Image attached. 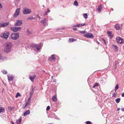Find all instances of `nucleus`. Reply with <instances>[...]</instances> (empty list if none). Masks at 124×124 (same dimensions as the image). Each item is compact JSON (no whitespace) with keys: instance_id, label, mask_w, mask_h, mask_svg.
<instances>
[{"instance_id":"f257e3e1","label":"nucleus","mask_w":124,"mask_h":124,"mask_svg":"<svg viewBox=\"0 0 124 124\" xmlns=\"http://www.w3.org/2000/svg\"><path fill=\"white\" fill-rule=\"evenodd\" d=\"M12 46V45L11 43H6L5 45V47L3 49L4 52L6 53L9 52L11 50Z\"/></svg>"},{"instance_id":"f03ea898","label":"nucleus","mask_w":124,"mask_h":124,"mask_svg":"<svg viewBox=\"0 0 124 124\" xmlns=\"http://www.w3.org/2000/svg\"><path fill=\"white\" fill-rule=\"evenodd\" d=\"M32 47L36 52H38L41 47L40 44H34L31 46Z\"/></svg>"},{"instance_id":"7ed1b4c3","label":"nucleus","mask_w":124,"mask_h":124,"mask_svg":"<svg viewBox=\"0 0 124 124\" xmlns=\"http://www.w3.org/2000/svg\"><path fill=\"white\" fill-rule=\"evenodd\" d=\"M9 34V31H6L1 34L0 36L1 37L6 39H7L8 37Z\"/></svg>"},{"instance_id":"20e7f679","label":"nucleus","mask_w":124,"mask_h":124,"mask_svg":"<svg viewBox=\"0 0 124 124\" xmlns=\"http://www.w3.org/2000/svg\"><path fill=\"white\" fill-rule=\"evenodd\" d=\"M19 33H13L11 35V39H12L16 40L19 37Z\"/></svg>"},{"instance_id":"39448f33","label":"nucleus","mask_w":124,"mask_h":124,"mask_svg":"<svg viewBox=\"0 0 124 124\" xmlns=\"http://www.w3.org/2000/svg\"><path fill=\"white\" fill-rule=\"evenodd\" d=\"M31 12V9H29L26 7H25L23 8V13L24 14H26L30 13Z\"/></svg>"},{"instance_id":"423d86ee","label":"nucleus","mask_w":124,"mask_h":124,"mask_svg":"<svg viewBox=\"0 0 124 124\" xmlns=\"http://www.w3.org/2000/svg\"><path fill=\"white\" fill-rule=\"evenodd\" d=\"M116 42L118 44H123L124 43L123 39L120 37H117L116 39Z\"/></svg>"},{"instance_id":"0eeeda50","label":"nucleus","mask_w":124,"mask_h":124,"mask_svg":"<svg viewBox=\"0 0 124 124\" xmlns=\"http://www.w3.org/2000/svg\"><path fill=\"white\" fill-rule=\"evenodd\" d=\"M21 29L22 28L20 27H12L10 28V29L14 32H17Z\"/></svg>"},{"instance_id":"6e6552de","label":"nucleus","mask_w":124,"mask_h":124,"mask_svg":"<svg viewBox=\"0 0 124 124\" xmlns=\"http://www.w3.org/2000/svg\"><path fill=\"white\" fill-rule=\"evenodd\" d=\"M84 36L87 38L91 39L93 38V35L92 33H88L85 34L84 35Z\"/></svg>"},{"instance_id":"1a4fd4ad","label":"nucleus","mask_w":124,"mask_h":124,"mask_svg":"<svg viewBox=\"0 0 124 124\" xmlns=\"http://www.w3.org/2000/svg\"><path fill=\"white\" fill-rule=\"evenodd\" d=\"M20 8H18L16 9V12L14 15V16L15 17H17L19 15L20 12Z\"/></svg>"},{"instance_id":"9d476101","label":"nucleus","mask_w":124,"mask_h":124,"mask_svg":"<svg viewBox=\"0 0 124 124\" xmlns=\"http://www.w3.org/2000/svg\"><path fill=\"white\" fill-rule=\"evenodd\" d=\"M47 22V19L46 18H45L41 21V22L42 24L44 26H45L48 25Z\"/></svg>"},{"instance_id":"9b49d317","label":"nucleus","mask_w":124,"mask_h":124,"mask_svg":"<svg viewBox=\"0 0 124 124\" xmlns=\"http://www.w3.org/2000/svg\"><path fill=\"white\" fill-rule=\"evenodd\" d=\"M22 23V21L21 20H17L15 25V26H20Z\"/></svg>"},{"instance_id":"f8f14e48","label":"nucleus","mask_w":124,"mask_h":124,"mask_svg":"<svg viewBox=\"0 0 124 124\" xmlns=\"http://www.w3.org/2000/svg\"><path fill=\"white\" fill-rule=\"evenodd\" d=\"M56 58L54 55H52L51 57L49 58L48 60L49 61L52 62L55 61Z\"/></svg>"},{"instance_id":"ddd939ff","label":"nucleus","mask_w":124,"mask_h":124,"mask_svg":"<svg viewBox=\"0 0 124 124\" xmlns=\"http://www.w3.org/2000/svg\"><path fill=\"white\" fill-rule=\"evenodd\" d=\"M7 59V57H6L3 56L0 53V61H2L5 60Z\"/></svg>"},{"instance_id":"4468645a","label":"nucleus","mask_w":124,"mask_h":124,"mask_svg":"<svg viewBox=\"0 0 124 124\" xmlns=\"http://www.w3.org/2000/svg\"><path fill=\"white\" fill-rule=\"evenodd\" d=\"M86 25V24L85 23H84L83 24H79L77 25H72V27H80L85 26V25Z\"/></svg>"},{"instance_id":"2eb2a0df","label":"nucleus","mask_w":124,"mask_h":124,"mask_svg":"<svg viewBox=\"0 0 124 124\" xmlns=\"http://www.w3.org/2000/svg\"><path fill=\"white\" fill-rule=\"evenodd\" d=\"M8 24V23H0V27H4L7 26Z\"/></svg>"},{"instance_id":"dca6fc26","label":"nucleus","mask_w":124,"mask_h":124,"mask_svg":"<svg viewBox=\"0 0 124 124\" xmlns=\"http://www.w3.org/2000/svg\"><path fill=\"white\" fill-rule=\"evenodd\" d=\"M7 76L8 80L11 81L13 80L14 77L12 75H8Z\"/></svg>"},{"instance_id":"f3484780","label":"nucleus","mask_w":124,"mask_h":124,"mask_svg":"<svg viewBox=\"0 0 124 124\" xmlns=\"http://www.w3.org/2000/svg\"><path fill=\"white\" fill-rule=\"evenodd\" d=\"M102 8V5H100L99 6H98V8H97L98 12V13H100L101 11Z\"/></svg>"},{"instance_id":"a211bd4d","label":"nucleus","mask_w":124,"mask_h":124,"mask_svg":"<svg viewBox=\"0 0 124 124\" xmlns=\"http://www.w3.org/2000/svg\"><path fill=\"white\" fill-rule=\"evenodd\" d=\"M36 77V76L35 75H33L30 76V79L31 80L32 82H33L34 81V79Z\"/></svg>"},{"instance_id":"6ab92c4d","label":"nucleus","mask_w":124,"mask_h":124,"mask_svg":"<svg viewBox=\"0 0 124 124\" xmlns=\"http://www.w3.org/2000/svg\"><path fill=\"white\" fill-rule=\"evenodd\" d=\"M30 113V111L29 110H27L23 114V115L25 116L26 115H29Z\"/></svg>"},{"instance_id":"aec40b11","label":"nucleus","mask_w":124,"mask_h":124,"mask_svg":"<svg viewBox=\"0 0 124 124\" xmlns=\"http://www.w3.org/2000/svg\"><path fill=\"white\" fill-rule=\"evenodd\" d=\"M115 27L117 30H119L120 29V26L119 25L117 24H116L115 25Z\"/></svg>"},{"instance_id":"412c9836","label":"nucleus","mask_w":124,"mask_h":124,"mask_svg":"<svg viewBox=\"0 0 124 124\" xmlns=\"http://www.w3.org/2000/svg\"><path fill=\"white\" fill-rule=\"evenodd\" d=\"M112 47L114 50L115 51H117L118 50V47L114 45H112Z\"/></svg>"},{"instance_id":"4be33fe9","label":"nucleus","mask_w":124,"mask_h":124,"mask_svg":"<svg viewBox=\"0 0 124 124\" xmlns=\"http://www.w3.org/2000/svg\"><path fill=\"white\" fill-rule=\"evenodd\" d=\"M52 100L54 102H56L57 101L56 96V95H55L52 97Z\"/></svg>"},{"instance_id":"5701e85b","label":"nucleus","mask_w":124,"mask_h":124,"mask_svg":"<svg viewBox=\"0 0 124 124\" xmlns=\"http://www.w3.org/2000/svg\"><path fill=\"white\" fill-rule=\"evenodd\" d=\"M22 121V118L20 117L16 121V123L17 124H20Z\"/></svg>"},{"instance_id":"b1692460","label":"nucleus","mask_w":124,"mask_h":124,"mask_svg":"<svg viewBox=\"0 0 124 124\" xmlns=\"http://www.w3.org/2000/svg\"><path fill=\"white\" fill-rule=\"evenodd\" d=\"M5 111V109L4 108L0 107V113L4 112Z\"/></svg>"},{"instance_id":"393cba45","label":"nucleus","mask_w":124,"mask_h":124,"mask_svg":"<svg viewBox=\"0 0 124 124\" xmlns=\"http://www.w3.org/2000/svg\"><path fill=\"white\" fill-rule=\"evenodd\" d=\"M107 33L108 35L109 36H110L111 38H112L113 37V35L111 32L108 31Z\"/></svg>"},{"instance_id":"a878e982","label":"nucleus","mask_w":124,"mask_h":124,"mask_svg":"<svg viewBox=\"0 0 124 124\" xmlns=\"http://www.w3.org/2000/svg\"><path fill=\"white\" fill-rule=\"evenodd\" d=\"M69 41L70 42H73L75 41V39L73 38H70L69 40Z\"/></svg>"},{"instance_id":"bb28decb","label":"nucleus","mask_w":124,"mask_h":124,"mask_svg":"<svg viewBox=\"0 0 124 124\" xmlns=\"http://www.w3.org/2000/svg\"><path fill=\"white\" fill-rule=\"evenodd\" d=\"M120 100V98H117L115 100V101L116 103H119Z\"/></svg>"},{"instance_id":"cd10ccee","label":"nucleus","mask_w":124,"mask_h":124,"mask_svg":"<svg viewBox=\"0 0 124 124\" xmlns=\"http://www.w3.org/2000/svg\"><path fill=\"white\" fill-rule=\"evenodd\" d=\"M73 4L75 6H78V3L76 0L75 1L74 3Z\"/></svg>"},{"instance_id":"c85d7f7f","label":"nucleus","mask_w":124,"mask_h":124,"mask_svg":"<svg viewBox=\"0 0 124 124\" xmlns=\"http://www.w3.org/2000/svg\"><path fill=\"white\" fill-rule=\"evenodd\" d=\"M83 16L85 19H87V14L85 13L83 14Z\"/></svg>"},{"instance_id":"c756f323","label":"nucleus","mask_w":124,"mask_h":124,"mask_svg":"<svg viewBox=\"0 0 124 124\" xmlns=\"http://www.w3.org/2000/svg\"><path fill=\"white\" fill-rule=\"evenodd\" d=\"M21 96L20 94V93H18V92L17 93L16 96V98H17L18 96Z\"/></svg>"},{"instance_id":"7c9ffc66","label":"nucleus","mask_w":124,"mask_h":124,"mask_svg":"<svg viewBox=\"0 0 124 124\" xmlns=\"http://www.w3.org/2000/svg\"><path fill=\"white\" fill-rule=\"evenodd\" d=\"M118 87H118V85L117 84L116 85V86L115 87V92H116V90L118 89Z\"/></svg>"},{"instance_id":"2f4dec72","label":"nucleus","mask_w":124,"mask_h":124,"mask_svg":"<svg viewBox=\"0 0 124 124\" xmlns=\"http://www.w3.org/2000/svg\"><path fill=\"white\" fill-rule=\"evenodd\" d=\"M34 92V91H32L30 93V97H31V96L32 94H33V93Z\"/></svg>"},{"instance_id":"473e14b6","label":"nucleus","mask_w":124,"mask_h":124,"mask_svg":"<svg viewBox=\"0 0 124 124\" xmlns=\"http://www.w3.org/2000/svg\"><path fill=\"white\" fill-rule=\"evenodd\" d=\"M26 33H27L29 34H31V33L30 31L28 29L27 30Z\"/></svg>"},{"instance_id":"72a5a7b5","label":"nucleus","mask_w":124,"mask_h":124,"mask_svg":"<svg viewBox=\"0 0 124 124\" xmlns=\"http://www.w3.org/2000/svg\"><path fill=\"white\" fill-rule=\"evenodd\" d=\"M8 108L9 110H11L13 109V107H8Z\"/></svg>"},{"instance_id":"f704fd0d","label":"nucleus","mask_w":124,"mask_h":124,"mask_svg":"<svg viewBox=\"0 0 124 124\" xmlns=\"http://www.w3.org/2000/svg\"><path fill=\"white\" fill-rule=\"evenodd\" d=\"M50 12V10L48 8L47 9V11H46V15H47L48 13H49Z\"/></svg>"},{"instance_id":"c9c22d12","label":"nucleus","mask_w":124,"mask_h":124,"mask_svg":"<svg viewBox=\"0 0 124 124\" xmlns=\"http://www.w3.org/2000/svg\"><path fill=\"white\" fill-rule=\"evenodd\" d=\"M86 124H91V122L90 121H87L86 122Z\"/></svg>"},{"instance_id":"e433bc0d","label":"nucleus","mask_w":124,"mask_h":124,"mask_svg":"<svg viewBox=\"0 0 124 124\" xmlns=\"http://www.w3.org/2000/svg\"><path fill=\"white\" fill-rule=\"evenodd\" d=\"M79 32L82 34H84L86 32V31H79Z\"/></svg>"},{"instance_id":"4c0bfd02","label":"nucleus","mask_w":124,"mask_h":124,"mask_svg":"<svg viewBox=\"0 0 124 124\" xmlns=\"http://www.w3.org/2000/svg\"><path fill=\"white\" fill-rule=\"evenodd\" d=\"M3 74H7V72L6 71L4 70L3 71Z\"/></svg>"},{"instance_id":"58836bf2","label":"nucleus","mask_w":124,"mask_h":124,"mask_svg":"<svg viewBox=\"0 0 124 124\" xmlns=\"http://www.w3.org/2000/svg\"><path fill=\"white\" fill-rule=\"evenodd\" d=\"M50 108V107L49 106H48L46 108V110L47 111L49 110Z\"/></svg>"},{"instance_id":"ea45409f","label":"nucleus","mask_w":124,"mask_h":124,"mask_svg":"<svg viewBox=\"0 0 124 124\" xmlns=\"http://www.w3.org/2000/svg\"><path fill=\"white\" fill-rule=\"evenodd\" d=\"M28 19H31V20H32L34 19V18L33 17H30V18H28Z\"/></svg>"},{"instance_id":"a19ab883","label":"nucleus","mask_w":124,"mask_h":124,"mask_svg":"<svg viewBox=\"0 0 124 124\" xmlns=\"http://www.w3.org/2000/svg\"><path fill=\"white\" fill-rule=\"evenodd\" d=\"M116 96V94L115 93H114L113 94V95L112 96L113 97H115Z\"/></svg>"},{"instance_id":"79ce46f5","label":"nucleus","mask_w":124,"mask_h":124,"mask_svg":"<svg viewBox=\"0 0 124 124\" xmlns=\"http://www.w3.org/2000/svg\"><path fill=\"white\" fill-rule=\"evenodd\" d=\"M102 40L103 41V42L105 44H106V42L105 40L104 39H102Z\"/></svg>"},{"instance_id":"37998d69","label":"nucleus","mask_w":124,"mask_h":124,"mask_svg":"<svg viewBox=\"0 0 124 124\" xmlns=\"http://www.w3.org/2000/svg\"><path fill=\"white\" fill-rule=\"evenodd\" d=\"M95 86H98L99 85V84L98 83H96L95 84Z\"/></svg>"},{"instance_id":"c03bdc74","label":"nucleus","mask_w":124,"mask_h":124,"mask_svg":"<svg viewBox=\"0 0 124 124\" xmlns=\"http://www.w3.org/2000/svg\"><path fill=\"white\" fill-rule=\"evenodd\" d=\"M73 30L75 31H76L77 30V29L76 28H73Z\"/></svg>"},{"instance_id":"a18cd8bd","label":"nucleus","mask_w":124,"mask_h":124,"mask_svg":"<svg viewBox=\"0 0 124 124\" xmlns=\"http://www.w3.org/2000/svg\"><path fill=\"white\" fill-rule=\"evenodd\" d=\"M31 89L32 90V91H33V90H34V89L35 88V87H33V86H32L31 87Z\"/></svg>"},{"instance_id":"49530a36","label":"nucleus","mask_w":124,"mask_h":124,"mask_svg":"<svg viewBox=\"0 0 124 124\" xmlns=\"http://www.w3.org/2000/svg\"><path fill=\"white\" fill-rule=\"evenodd\" d=\"M121 110L122 111L124 112V108H122L121 109Z\"/></svg>"},{"instance_id":"de8ad7c7","label":"nucleus","mask_w":124,"mask_h":124,"mask_svg":"<svg viewBox=\"0 0 124 124\" xmlns=\"http://www.w3.org/2000/svg\"><path fill=\"white\" fill-rule=\"evenodd\" d=\"M122 96L123 97H124V92L122 94Z\"/></svg>"},{"instance_id":"09e8293b","label":"nucleus","mask_w":124,"mask_h":124,"mask_svg":"<svg viewBox=\"0 0 124 124\" xmlns=\"http://www.w3.org/2000/svg\"><path fill=\"white\" fill-rule=\"evenodd\" d=\"M31 97L29 98L28 99V101H29L31 100Z\"/></svg>"},{"instance_id":"8fccbe9b","label":"nucleus","mask_w":124,"mask_h":124,"mask_svg":"<svg viewBox=\"0 0 124 124\" xmlns=\"http://www.w3.org/2000/svg\"><path fill=\"white\" fill-rule=\"evenodd\" d=\"M27 106V105L26 104L25 106L24 107V108H25Z\"/></svg>"},{"instance_id":"3c124183","label":"nucleus","mask_w":124,"mask_h":124,"mask_svg":"<svg viewBox=\"0 0 124 124\" xmlns=\"http://www.w3.org/2000/svg\"><path fill=\"white\" fill-rule=\"evenodd\" d=\"M2 8V6L1 4L0 3V8Z\"/></svg>"},{"instance_id":"603ef678","label":"nucleus","mask_w":124,"mask_h":124,"mask_svg":"<svg viewBox=\"0 0 124 124\" xmlns=\"http://www.w3.org/2000/svg\"><path fill=\"white\" fill-rule=\"evenodd\" d=\"M30 103V102H28L27 103H26V104H27V105H28Z\"/></svg>"},{"instance_id":"864d4df0","label":"nucleus","mask_w":124,"mask_h":124,"mask_svg":"<svg viewBox=\"0 0 124 124\" xmlns=\"http://www.w3.org/2000/svg\"><path fill=\"white\" fill-rule=\"evenodd\" d=\"M56 80L55 79H54L53 80V82H56Z\"/></svg>"},{"instance_id":"5fc2aeb1","label":"nucleus","mask_w":124,"mask_h":124,"mask_svg":"<svg viewBox=\"0 0 124 124\" xmlns=\"http://www.w3.org/2000/svg\"><path fill=\"white\" fill-rule=\"evenodd\" d=\"M120 110V108H118L117 109V110Z\"/></svg>"},{"instance_id":"6e6d98bb","label":"nucleus","mask_w":124,"mask_h":124,"mask_svg":"<svg viewBox=\"0 0 124 124\" xmlns=\"http://www.w3.org/2000/svg\"><path fill=\"white\" fill-rule=\"evenodd\" d=\"M96 42H97V43L98 44H99V43H99V42H98V41H96Z\"/></svg>"},{"instance_id":"4d7b16f0","label":"nucleus","mask_w":124,"mask_h":124,"mask_svg":"<svg viewBox=\"0 0 124 124\" xmlns=\"http://www.w3.org/2000/svg\"><path fill=\"white\" fill-rule=\"evenodd\" d=\"M36 16L37 17H39V15H36Z\"/></svg>"},{"instance_id":"13d9d810","label":"nucleus","mask_w":124,"mask_h":124,"mask_svg":"<svg viewBox=\"0 0 124 124\" xmlns=\"http://www.w3.org/2000/svg\"><path fill=\"white\" fill-rule=\"evenodd\" d=\"M11 123L12 124H15L13 122H11Z\"/></svg>"},{"instance_id":"bf43d9fd","label":"nucleus","mask_w":124,"mask_h":124,"mask_svg":"<svg viewBox=\"0 0 124 124\" xmlns=\"http://www.w3.org/2000/svg\"><path fill=\"white\" fill-rule=\"evenodd\" d=\"M95 86H95V85H94V86H93V88H94L95 87Z\"/></svg>"},{"instance_id":"052dcab7","label":"nucleus","mask_w":124,"mask_h":124,"mask_svg":"<svg viewBox=\"0 0 124 124\" xmlns=\"http://www.w3.org/2000/svg\"><path fill=\"white\" fill-rule=\"evenodd\" d=\"M60 29L59 28L57 29V30H60Z\"/></svg>"},{"instance_id":"680f3d73","label":"nucleus","mask_w":124,"mask_h":124,"mask_svg":"<svg viewBox=\"0 0 124 124\" xmlns=\"http://www.w3.org/2000/svg\"><path fill=\"white\" fill-rule=\"evenodd\" d=\"M46 15V13L43 15L44 16H45Z\"/></svg>"},{"instance_id":"e2e57ef3","label":"nucleus","mask_w":124,"mask_h":124,"mask_svg":"<svg viewBox=\"0 0 124 124\" xmlns=\"http://www.w3.org/2000/svg\"><path fill=\"white\" fill-rule=\"evenodd\" d=\"M53 76H52V79H53Z\"/></svg>"},{"instance_id":"0e129e2a","label":"nucleus","mask_w":124,"mask_h":124,"mask_svg":"<svg viewBox=\"0 0 124 124\" xmlns=\"http://www.w3.org/2000/svg\"><path fill=\"white\" fill-rule=\"evenodd\" d=\"M38 17L39 18V19L40 18V17L39 16V17Z\"/></svg>"}]
</instances>
